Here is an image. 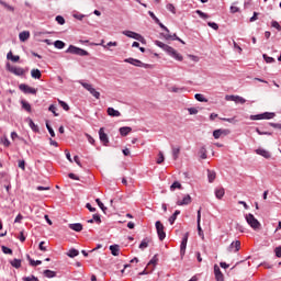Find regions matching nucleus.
<instances>
[{"label": "nucleus", "mask_w": 281, "mask_h": 281, "mask_svg": "<svg viewBox=\"0 0 281 281\" xmlns=\"http://www.w3.org/2000/svg\"><path fill=\"white\" fill-rule=\"evenodd\" d=\"M228 251H234V254L240 251V240H235L228 246Z\"/></svg>", "instance_id": "nucleus-14"}, {"label": "nucleus", "mask_w": 281, "mask_h": 281, "mask_svg": "<svg viewBox=\"0 0 281 281\" xmlns=\"http://www.w3.org/2000/svg\"><path fill=\"white\" fill-rule=\"evenodd\" d=\"M207 179H209V183H214V179H216V171L209 169Z\"/></svg>", "instance_id": "nucleus-24"}, {"label": "nucleus", "mask_w": 281, "mask_h": 281, "mask_svg": "<svg viewBox=\"0 0 281 281\" xmlns=\"http://www.w3.org/2000/svg\"><path fill=\"white\" fill-rule=\"evenodd\" d=\"M10 265L14 267V269H21V259H13L10 261Z\"/></svg>", "instance_id": "nucleus-36"}, {"label": "nucleus", "mask_w": 281, "mask_h": 281, "mask_svg": "<svg viewBox=\"0 0 281 281\" xmlns=\"http://www.w3.org/2000/svg\"><path fill=\"white\" fill-rule=\"evenodd\" d=\"M179 214H181V211L176 210L175 213L169 217L170 225H175V221H177Z\"/></svg>", "instance_id": "nucleus-29"}, {"label": "nucleus", "mask_w": 281, "mask_h": 281, "mask_svg": "<svg viewBox=\"0 0 281 281\" xmlns=\"http://www.w3.org/2000/svg\"><path fill=\"white\" fill-rule=\"evenodd\" d=\"M164 160H165L164 153L159 151L156 164L158 165L164 164Z\"/></svg>", "instance_id": "nucleus-53"}, {"label": "nucleus", "mask_w": 281, "mask_h": 281, "mask_svg": "<svg viewBox=\"0 0 281 281\" xmlns=\"http://www.w3.org/2000/svg\"><path fill=\"white\" fill-rule=\"evenodd\" d=\"M151 265H153V267H155V265H157V257L156 256L150 259V261L148 262V267H151Z\"/></svg>", "instance_id": "nucleus-61"}, {"label": "nucleus", "mask_w": 281, "mask_h": 281, "mask_svg": "<svg viewBox=\"0 0 281 281\" xmlns=\"http://www.w3.org/2000/svg\"><path fill=\"white\" fill-rule=\"evenodd\" d=\"M231 12H232V14H236V12H240V8H238L236 5H232L231 7Z\"/></svg>", "instance_id": "nucleus-62"}, {"label": "nucleus", "mask_w": 281, "mask_h": 281, "mask_svg": "<svg viewBox=\"0 0 281 281\" xmlns=\"http://www.w3.org/2000/svg\"><path fill=\"white\" fill-rule=\"evenodd\" d=\"M188 112L190 113V115H196V113H199V110H196V108H189Z\"/></svg>", "instance_id": "nucleus-59"}, {"label": "nucleus", "mask_w": 281, "mask_h": 281, "mask_svg": "<svg viewBox=\"0 0 281 281\" xmlns=\"http://www.w3.org/2000/svg\"><path fill=\"white\" fill-rule=\"evenodd\" d=\"M110 251L112 256H120V245H111Z\"/></svg>", "instance_id": "nucleus-23"}, {"label": "nucleus", "mask_w": 281, "mask_h": 281, "mask_svg": "<svg viewBox=\"0 0 281 281\" xmlns=\"http://www.w3.org/2000/svg\"><path fill=\"white\" fill-rule=\"evenodd\" d=\"M214 273H215V280H217V281L225 280L223 272H221V268L218 266H214Z\"/></svg>", "instance_id": "nucleus-16"}, {"label": "nucleus", "mask_w": 281, "mask_h": 281, "mask_svg": "<svg viewBox=\"0 0 281 281\" xmlns=\"http://www.w3.org/2000/svg\"><path fill=\"white\" fill-rule=\"evenodd\" d=\"M54 47H56V49H65V42L57 40L54 42Z\"/></svg>", "instance_id": "nucleus-32"}, {"label": "nucleus", "mask_w": 281, "mask_h": 281, "mask_svg": "<svg viewBox=\"0 0 281 281\" xmlns=\"http://www.w3.org/2000/svg\"><path fill=\"white\" fill-rule=\"evenodd\" d=\"M188 238H190V233H186L180 244V256H186V249L188 247Z\"/></svg>", "instance_id": "nucleus-10"}, {"label": "nucleus", "mask_w": 281, "mask_h": 281, "mask_svg": "<svg viewBox=\"0 0 281 281\" xmlns=\"http://www.w3.org/2000/svg\"><path fill=\"white\" fill-rule=\"evenodd\" d=\"M19 38L21 43H25L30 38V32L29 31H23L19 34Z\"/></svg>", "instance_id": "nucleus-21"}, {"label": "nucleus", "mask_w": 281, "mask_h": 281, "mask_svg": "<svg viewBox=\"0 0 281 281\" xmlns=\"http://www.w3.org/2000/svg\"><path fill=\"white\" fill-rule=\"evenodd\" d=\"M194 98L198 100V102H207V99L201 93H196Z\"/></svg>", "instance_id": "nucleus-41"}, {"label": "nucleus", "mask_w": 281, "mask_h": 281, "mask_svg": "<svg viewBox=\"0 0 281 281\" xmlns=\"http://www.w3.org/2000/svg\"><path fill=\"white\" fill-rule=\"evenodd\" d=\"M274 254L277 258H281V246L274 248Z\"/></svg>", "instance_id": "nucleus-58"}, {"label": "nucleus", "mask_w": 281, "mask_h": 281, "mask_svg": "<svg viewBox=\"0 0 281 281\" xmlns=\"http://www.w3.org/2000/svg\"><path fill=\"white\" fill-rule=\"evenodd\" d=\"M271 27H274L276 30H278V32H281V26L280 23H278V21H272Z\"/></svg>", "instance_id": "nucleus-55"}, {"label": "nucleus", "mask_w": 281, "mask_h": 281, "mask_svg": "<svg viewBox=\"0 0 281 281\" xmlns=\"http://www.w3.org/2000/svg\"><path fill=\"white\" fill-rule=\"evenodd\" d=\"M48 111H50V113H53L55 117H58V113H56V105L50 104Z\"/></svg>", "instance_id": "nucleus-56"}, {"label": "nucleus", "mask_w": 281, "mask_h": 281, "mask_svg": "<svg viewBox=\"0 0 281 281\" xmlns=\"http://www.w3.org/2000/svg\"><path fill=\"white\" fill-rule=\"evenodd\" d=\"M66 54H74L75 56H89V52L75 45H70L68 49H66Z\"/></svg>", "instance_id": "nucleus-2"}, {"label": "nucleus", "mask_w": 281, "mask_h": 281, "mask_svg": "<svg viewBox=\"0 0 281 281\" xmlns=\"http://www.w3.org/2000/svg\"><path fill=\"white\" fill-rule=\"evenodd\" d=\"M30 265L31 267H38V265H43V261L30 259Z\"/></svg>", "instance_id": "nucleus-49"}, {"label": "nucleus", "mask_w": 281, "mask_h": 281, "mask_svg": "<svg viewBox=\"0 0 281 281\" xmlns=\"http://www.w3.org/2000/svg\"><path fill=\"white\" fill-rule=\"evenodd\" d=\"M0 5H3V8H5L7 10H9V12H14V7L8 4L5 1L0 0Z\"/></svg>", "instance_id": "nucleus-38"}, {"label": "nucleus", "mask_w": 281, "mask_h": 281, "mask_svg": "<svg viewBox=\"0 0 281 281\" xmlns=\"http://www.w3.org/2000/svg\"><path fill=\"white\" fill-rule=\"evenodd\" d=\"M7 58H8V60H12V63H19V60H21V57L19 55H13L12 50H10L7 54Z\"/></svg>", "instance_id": "nucleus-20"}, {"label": "nucleus", "mask_w": 281, "mask_h": 281, "mask_svg": "<svg viewBox=\"0 0 281 281\" xmlns=\"http://www.w3.org/2000/svg\"><path fill=\"white\" fill-rule=\"evenodd\" d=\"M181 190V184L179 183V181H175L171 187H170V190L173 192V190Z\"/></svg>", "instance_id": "nucleus-47"}, {"label": "nucleus", "mask_w": 281, "mask_h": 281, "mask_svg": "<svg viewBox=\"0 0 281 281\" xmlns=\"http://www.w3.org/2000/svg\"><path fill=\"white\" fill-rule=\"evenodd\" d=\"M31 76H32V78H34L35 80H41V78H42V74H41V71L38 70V69H32L31 70Z\"/></svg>", "instance_id": "nucleus-26"}, {"label": "nucleus", "mask_w": 281, "mask_h": 281, "mask_svg": "<svg viewBox=\"0 0 281 281\" xmlns=\"http://www.w3.org/2000/svg\"><path fill=\"white\" fill-rule=\"evenodd\" d=\"M55 21L59 24V25H65V18L63 15H57L55 18Z\"/></svg>", "instance_id": "nucleus-46"}, {"label": "nucleus", "mask_w": 281, "mask_h": 281, "mask_svg": "<svg viewBox=\"0 0 281 281\" xmlns=\"http://www.w3.org/2000/svg\"><path fill=\"white\" fill-rule=\"evenodd\" d=\"M245 218L248 225L254 229H258L260 227V222L256 218V216H254V214H246Z\"/></svg>", "instance_id": "nucleus-5"}, {"label": "nucleus", "mask_w": 281, "mask_h": 281, "mask_svg": "<svg viewBox=\"0 0 281 281\" xmlns=\"http://www.w3.org/2000/svg\"><path fill=\"white\" fill-rule=\"evenodd\" d=\"M169 91H171L172 93H183V91H186V88H179L177 86H173L169 89Z\"/></svg>", "instance_id": "nucleus-34"}, {"label": "nucleus", "mask_w": 281, "mask_h": 281, "mask_svg": "<svg viewBox=\"0 0 281 281\" xmlns=\"http://www.w3.org/2000/svg\"><path fill=\"white\" fill-rule=\"evenodd\" d=\"M18 166L21 168V170H25V160H19Z\"/></svg>", "instance_id": "nucleus-63"}, {"label": "nucleus", "mask_w": 281, "mask_h": 281, "mask_svg": "<svg viewBox=\"0 0 281 281\" xmlns=\"http://www.w3.org/2000/svg\"><path fill=\"white\" fill-rule=\"evenodd\" d=\"M209 27H212V30H218V24L215 22H207Z\"/></svg>", "instance_id": "nucleus-60"}, {"label": "nucleus", "mask_w": 281, "mask_h": 281, "mask_svg": "<svg viewBox=\"0 0 281 281\" xmlns=\"http://www.w3.org/2000/svg\"><path fill=\"white\" fill-rule=\"evenodd\" d=\"M255 153L261 157H265V159H271V153H269L267 149L258 148L255 150Z\"/></svg>", "instance_id": "nucleus-15"}, {"label": "nucleus", "mask_w": 281, "mask_h": 281, "mask_svg": "<svg viewBox=\"0 0 281 281\" xmlns=\"http://www.w3.org/2000/svg\"><path fill=\"white\" fill-rule=\"evenodd\" d=\"M263 60L268 64L276 63V59L273 57L268 56L267 54H263Z\"/></svg>", "instance_id": "nucleus-48"}, {"label": "nucleus", "mask_w": 281, "mask_h": 281, "mask_svg": "<svg viewBox=\"0 0 281 281\" xmlns=\"http://www.w3.org/2000/svg\"><path fill=\"white\" fill-rule=\"evenodd\" d=\"M122 34L127 36V38H134V41H139V43H144V36L139 33H135L133 31H123Z\"/></svg>", "instance_id": "nucleus-8"}, {"label": "nucleus", "mask_w": 281, "mask_h": 281, "mask_svg": "<svg viewBox=\"0 0 281 281\" xmlns=\"http://www.w3.org/2000/svg\"><path fill=\"white\" fill-rule=\"evenodd\" d=\"M195 12H196V14H199V16H200L201 19H210V15H207L206 13H204V12L201 11V10H196Z\"/></svg>", "instance_id": "nucleus-52"}, {"label": "nucleus", "mask_w": 281, "mask_h": 281, "mask_svg": "<svg viewBox=\"0 0 281 281\" xmlns=\"http://www.w3.org/2000/svg\"><path fill=\"white\" fill-rule=\"evenodd\" d=\"M59 104L64 109V111H69V104H67V102L59 100Z\"/></svg>", "instance_id": "nucleus-57"}, {"label": "nucleus", "mask_w": 281, "mask_h": 281, "mask_svg": "<svg viewBox=\"0 0 281 281\" xmlns=\"http://www.w3.org/2000/svg\"><path fill=\"white\" fill-rule=\"evenodd\" d=\"M7 71L13 74L14 76H25V70L21 67L12 66L10 63L7 64Z\"/></svg>", "instance_id": "nucleus-6"}, {"label": "nucleus", "mask_w": 281, "mask_h": 281, "mask_svg": "<svg viewBox=\"0 0 281 281\" xmlns=\"http://www.w3.org/2000/svg\"><path fill=\"white\" fill-rule=\"evenodd\" d=\"M245 102H247V100H245V98H243L240 95H236V99H235L236 104H245Z\"/></svg>", "instance_id": "nucleus-45"}, {"label": "nucleus", "mask_w": 281, "mask_h": 281, "mask_svg": "<svg viewBox=\"0 0 281 281\" xmlns=\"http://www.w3.org/2000/svg\"><path fill=\"white\" fill-rule=\"evenodd\" d=\"M80 251H78V249L76 248H71L68 252H67V257L68 258H76V256H79Z\"/></svg>", "instance_id": "nucleus-30"}, {"label": "nucleus", "mask_w": 281, "mask_h": 281, "mask_svg": "<svg viewBox=\"0 0 281 281\" xmlns=\"http://www.w3.org/2000/svg\"><path fill=\"white\" fill-rule=\"evenodd\" d=\"M0 143L2 144V146H4L5 148L10 147V139L7 138V136H2L0 138Z\"/></svg>", "instance_id": "nucleus-37"}, {"label": "nucleus", "mask_w": 281, "mask_h": 281, "mask_svg": "<svg viewBox=\"0 0 281 281\" xmlns=\"http://www.w3.org/2000/svg\"><path fill=\"white\" fill-rule=\"evenodd\" d=\"M192 203V198L190 195H186L182 200L177 202V205H190Z\"/></svg>", "instance_id": "nucleus-18"}, {"label": "nucleus", "mask_w": 281, "mask_h": 281, "mask_svg": "<svg viewBox=\"0 0 281 281\" xmlns=\"http://www.w3.org/2000/svg\"><path fill=\"white\" fill-rule=\"evenodd\" d=\"M215 196L216 199H222L225 196V189L224 188H216L215 189Z\"/></svg>", "instance_id": "nucleus-28"}, {"label": "nucleus", "mask_w": 281, "mask_h": 281, "mask_svg": "<svg viewBox=\"0 0 281 281\" xmlns=\"http://www.w3.org/2000/svg\"><path fill=\"white\" fill-rule=\"evenodd\" d=\"M22 220H23V216L21 214H18L14 220V223H21Z\"/></svg>", "instance_id": "nucleus-64"}, {"label": "nucleus", "mask_w": 281, "mask_h": 281, "mask_svg": "<svg viewBox=\"0 0 281 281\" xmlns=\"http://www.w3.org/2000/svg\"><path fill=\"white\" fill-rule=\"evenodd\" d=\"M124 63H128L130 65H133L134 67H143V69H150V64H144L142 60L130 57L125 58Z\"/></svg>", "instance_id": "nucleus-4"}, {"label": "nucleus", "mask_w": 281, "mask_h": 281, "mask_svg": "<svg viewBox=\"0 0 281 281\" xmlns=\"http://www.w3.org/2000/svg\"><path fill=\"white\" fill-rule=\"evenodd\" d=\"M72 16H74V19H77V21H82V19H85V14H82V13H80L78 11H75L72 13Z\"/></svg>", "instance_id": "nucleus-40"}, {"label": "nucleus", "mask_w": 281, "mask_h": 281, "mask_svg": "<svg viewBox=\"0 0 281 281\" xmlns=\"http://www.w3.org/2000/svg\"><path fill=\"white\" fill-rule=\"evenodd\" d=\"M95 203L99 205L100 210H102V212H106V206H104V203H102V201L100 199H95Z\"/></svg>", "instance_id": "nucleus-44"}, {"label": "nucleus", "mask_w": 281, "mask_h": 281, "mask_svg": "<svg viewBox=\"0 0 281 281\" xmlns=\"http://www.w3.org/2000/svg\"><path fill=\"white\" fill-rule=\"evenodd\" d=\"M276 117V113L273 112H265L261 114L250 115V120H273Z\"/></svg>", "instance_id": "nucleus-7"}, {"label": "nucleus", "mask_w": 281, "mask_h": 281, "mask_svg": "<svg viewBox=\"0 0 281 281\" xmlns=\"http://www.w3.org/2000/svg\"><path fill=\"white\" fill-rule=\"evenodd\" d=\"M23 281H41V280H38V278H36L34 274H32L30 277H24Z\"/></svg>", "instance_id": "nucleus-50"}, {"label": "nucleus", "mask_w": 281, "mask_h": 281, "mask_svg": "<svg viewBox=\"0 0 281 281\" xmlns=\"http://www.w3.org/2000/svg\"><path fill=\"white\" fill-rule=\"evenodd\" d=\"M69 228L72 232H82V225L80 223L69 224Z\"/></svg>", "instance_id": "nucleus-27"}, {"label": "nucleus", "mask_w": 281, "mask_h": 281, "mask_svg": "<svg viewBox=\"0 0 281 281\" xmlns=\"http://www.w3.org/2000/svg\"><path fill=\"white\" fill-rule=\"evenodd\" d=\"M179 153H181V148L172 147V157H173L175 161H177V159H179Z\"/></svg>", "instance_id": "nucleus-33"}, {"label": "nucleus", "mask_w": 281, "mask_h": 281, "mask_svg": "<svg viewBox=\"0 0 281 281\" xmlns=\"http://www.w3.org/2000/svg\"><path fill=\"white\" fill-rule=\"evenodd\" d=\"M99 138H100V142H102V144L104 146H106V144H109V135H106V133H104V127H101L99 130Z\"/></svg>", "instance_id": "nucleus-13"}, {"label": "nucleus", "mask_w": 281, "mask_h": 281, "mask_svg": "<svg viewBox=\"0 0 281 281\" xmlns=\"http://www.w3.org/2000/svg\"><path fill=\"white\" fill-rule=\"evenodd\" d=\"M45 278H56V272L52 270H44Z\"/></svg>", "instance_id": "nucleus-39"}, {"label": "nucleus", "mask_w": 281, "mask_h": 281, "mask_svg": "<svg viewBox=\"0 0 281 281\" xmlns=\"http://www.w3.org/2000/svg\"><path fill=\"white\" fill-rule=\"evenodd\" d=\"M155 45H157V47H160V49H164V52H166L168 56H171V58H175V60H183V56H181V54H179L175 48H172V46H168V44H165L160 41H155Z\"/></svg>", "instance_id": "nucleus-1"}, {"label": "nucleus", "mask_w": 281, "mask_h": 281, "mask_svg": "<svg viewBox=\"0 0 281 281\" xmlns=\"http://www.w3.org/2000/svg\"><path fill=\"white\" fill-rule=\"evenodd\" d=\"M19 89H20V91H22V93H26V94H31V95H36V93L38 91L36 88H32L25 83H21L19 86Z\"/></svg>", "instance_id": "nucleus-9"}, {"label": "nucleus", "mask_w": 281, "mask_h": 281, "mask_svg": "<svg viewBox=\"0 0 281 281\" xmlns=\"http://www.w3.org/2000/svg\"><path fill=\"white\" fill-rule=\"evenodd\" d=\"M167 10L169 11V12H171L172 14H176V9H175V4H172V3H168L167 4Z\"/></svg>", "instance_id": "nucleus-51"}, {"label": "nucleus", "mask_w": 281, "mask_h": 281, "mask_svg": "<svg viewBox=\"0 0 281 281\" xmlns=\"http://www.w3.org/2000/svg\"><path fill=\"white\" fill-rule=\"evenodd\" d=\"M148 243H150V240H149L148 238L143 239V240L140 241L139 246H138L139 249H142V251H144V249H147Z\"/></svg>", "instance_id": "nucleus-31"}, {"label": "nucleus", "mask_w": 281, "mask_h": 281, "mask_svg": "<svg viewBox=\"0 0 281 281\" xmlns=\"http://www.w3.org/2000/svg\"><path fill=\"white\" fill-rule=\"evenodd\" d=\"M46 128H47L50 137H56V133L54 132V128L52 127V125H49L48 122H46Z\"/></svg>", "instance_id": "nucleus-42"}, {"label": "nucleus", "mask_w": 281, "mask_h": 281, "mask_svg": "<svg viewBox=\"0 0 281 281\" xmlns=\"http://www.w3.org/2000/svg\"><path fill=\"white\" fill-rule=\"evenodd\" d=\"M79 85H81V87H83V89H86V91H89V93H91L93 95V98H95V100H100V92L98 90H95V88H93V86L91 83H87L85 81H79Z\"/></svg>", "instance_id": "nucleus-3"}, {"label": "nucleus", "mask_w": 281, "mask_h": 281, "mask_svg": "<svg viewBox=\"0 0 281 281\" xmlns=\"http://www.w3.org/2000/svg\"><path fill=\"white\" fill-rule=\"evenodd\" d=\"M29 126L34 133H38V125H35L32 119H29Z\"/></svg>", "instance_id": "nucleus-35"}, {"label": "nucleus", "mask_w": 281, "mask_h": 281, "mask_svg": "<svg viewBox=\"0 0 281 281\" xmlns=\"http://www.w3.org/2000/svg\"><path fill=\"white\" fill-rule=\"evenodd\" d=\"M2 252H4L5 255L12 256L13 251L11 248L7 247V246H1Z\"/></svg>", "instance_id": "nucleus-43"}, {"label": "nucleus", "mask_w": 281, "mask_h": 281, "mask_svg": "<svg viewBox=\"0 0 281 281\" xmlns=\"http://www.w3.org/2000/svg\"><path fill=\"white\" fill-rule=\"evenodd\" d=\"M106 113H108V115H110V117H120V115H122V113H120V111H117L113 108H108Z\"/></svg>", "instance_id": "nucleus-19"}, {"label": "nucleus", "mask_w": 281, "mask_h": 281, "mask_svg": "<svg viewBox=\"0 0 281 281\" xmlns=\"http://www.w3.org/2000/svg\"><path fill=\"white\" fill-rule=\"evenodd\" d=\"M198 234L201 238H205V235H203V228H201V210L198 211Z\"/></svg>", "instance_id": "nucleus-17"}, {"label": "nucleus", "mask_w": 281, "mask_h": 281, "mask_svg": "<svg viewBox=\"0 0 281 281\" xmlns=\"http://www.w3.org/2000/svg\"><path fill=\"white\" fill-rule=\"evenodd\" d=\"M226 135H229V130H215L213 132L214 139H221V137H225Z\"/></svg>", "instance_id": "nucleus-12"}, {"label": "nucleus", "mask_w": 281, "mask_h": 281, "mask_svg": "<svg viewBox=\"0 0 281 281\" xmlns=\"http://www.w3.org/2000/svg\"><path fill=\"white\" fill-rule=\"evenodd\" d=\"M156 229L159 237V240H164L166 238V232L164 231V224L161 222H156Z\"/></svg>", "instance_id": "nucleus-11"}, {"label": "nucleus", "mask_w": 281, "mask_h": 281, "mask_svg": "<svg viewBox=\"0 0 281 281\" xmlns=\"http://www.w3.org/2000/svg\"><path fill=\"white\" fill-rule=\"evenodd\" d=\"M225 100H226L227 102H236V95H234V94H227V95L225 97Z\"/></svg>", "instance_id": "nucleus-54"}, {"label": "nucleus", "mask_w": 281, "mask_h": 281, "mask_svg": "<svg viewBox=\"0 0 281 281\" xmlns=\"http://www.w3.org/2000/svg\"><path fill=\"white\" fill-rule=\"evenodd\" d=\"M21 105L24 111H27V113H32V105L30 104V102L22 100Z\"/></svg>", "instance_id": "nucleus-25"}, {"label": "nucleus", "mask_w": 281, "mask_h": 281, "mask_svg": "<svg viewBox=\"0 0 281 281\" xmlns=\"http://www.w3.org/2000/svg\"><path fill=\"white\" fill-rule=\"evenodd\" d=\"M131 131H133V128H131L128 126H123V127H120V130H119L120 135H122V137H126V135H128V133H131Z\"/></svg>", "instance_id": "nucleus-22"}]
</instances>
